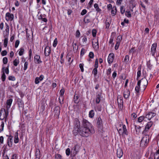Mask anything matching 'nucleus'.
I'll return each mask as SVG.
<instances>
[{
  "mask_svg": "<svg viewBox=\"0 0 159 159\" xmlns=\"http://www.w3.org/2000/svg\"><path fill=\"white\" fill-rule=\"evenodd\" d=\"M94 133L91 124L87 120L83 119L81 125L78 118H75L74 121V127L73 133L76 135L78 133L84 137H88Z\"/></svg>",
  "mask_w": 159,
  "mask_h": 159,
  "instance_id": "1",
  "label": "nucleus"
},
{
  "mask_svg": "<svg viewBox=\"0 0 159 159\" xmlns=\"http://www.w3.org/2000/svg\"><path fill=\"white\" fill-rule=\"evenodd\" d=\"M143 137L140 142V145L143 147L146 146L149 143V135L147 134H143Z\"/></svg>",
  "mask_w": 159,
  "mask_h": 159,
  "instance_id": "2",
  "label": "nucleus"
},
{
  "mask_svg": "<svg viewBox=\"0 0 159 159\" xmlns=\"http://www.w3.org/2000/svg\"><path fill=\"white\" fill-rule=\"evenodd\" d=\"M8 110H6L4 108H2L0 111V119L1 120L5 119L6 121L7 116L8 115Z\"/></svg>",
  "mask_w": 159,
  "mask_h": 159,
  "instance_id": "3",
  "label": "nucleus"
},
{
  "mask_svg": "<svg viewBox=\"0 0 159 159\" xmlns=\"http://www.w3.org/2000/svg\"><path fill=\"white\" fill-rule=\"evenodd\" d=\"M141 83H142V85L143 86V89L144 90L148 84V81L145 76L141 80H138L137 85L139 86H140Z\"/></svg>",
  "mask_w": 159,
  "mask_h": 159,
  "instance_id": "4",
  "label": "nucleus"
},
{
  "mask_svg": "<svg viewBox=\"0 0 159 159\" xmlns=\"http://www.w3.org/2000/svg\"><path fill=\"white\" fill-rule=\"evenodd\" d=\"M153 124V122L152 121H150L148 122L146 125L144 129L142 132V134H147L149 132L150 128L152 127Z\"/></svg>",
  "mask_w": 159,
  "mask_h": 159,
  "instance_id": "5",
  "label": "nucleus"
},
{
  "mask_svg": "<svg viewBox=\"0 0 159 159\" xmlns=\"http://www.w3.org/2000/svg\"><path fill=\"white\" fill-rule=\"evenodd\" d=\"M97 126L99 131H101L103 129V124L102 119L100 117L98 118L97 122Z\"/></svg>",
  "mask_w": 159,
  "mask_h": 159,
  "instance_id": "6",
  "label": "nucleus"
},
{
  "mask_svg": "<svg viewBox=\"0 0 159 159\" xmlns=\"http://www.w3.org/2000/svg\"><path fill=\"white\" fill-rule=\"evenodd\" d=\"M156 114L155 113L148 112H146L145 113V117L146 119H147L148 120H150L151 119L155 116Z\"/></svg>",
  "mask_w": 159,
  "mask_h": 159,
  "instance_id": "7",
  "label": "nucleus"
},
{
  "mask_svg": "<svg viewBox=\"0 0 159 159\" xmlns=\"http://www.w3.org/2000/svg\"><path fill=\"white\" fill-rule=\"evenodd\" d=\"M14 18V15L12 14L7 12L6 14L5 19L7 21H12Z\"/></svg>",
  "mask_w": 159,
  "mask_h": 159,
  "instance_id": "8",
  "label": "nucleus"
},
{
  "mask_svg": "<svg viewBox=\"0 0 159 159\" xmlns=\"http://www.w3.org/2000/svg\"><path fill=\"white\" fill-rule=\"evenodd\" d=\"M157 47V43H154L152 45L151 48V52L152 56H154L156 51V48Z\"/></svg>",
  "mask_w": 159,
  "mask_h": 159,
  "instance_id": "9",
  "label": "nucleus"
},
{
  "mask_svg": "<svg viewBox=\"0 0 159 159\" xmlns=\"http://www.w3.org/2000/svg\"><path fill=\"white\" fill-rule=\"evenodd\" d=\"M54 116L58 118L60 114V107L59 106H56L54 108Z\"/></svg>",
  "mask_w": 159,
  "mask_h": 159,
  "instance_id": "10",
  "label": "nucleus"
},
{
  "mask_svg": "<svg viewBox=\"0 0 159 159\" xmlns=\"http://www.w3.org/2000/svg\"><path fill=\"white\" fill-rule=\"evenodd\" d=\"M51 49L49 46H46L44 49V54L45 56L47 57L49 56L51 53Z\"/></svg>",
  "mask_w": 159,
  "mask_h": 159,
  "instance_id": "11",
  "label": "nucleus"
},
{
  "mask_svg": "<svg viewBox=\"0 0 159 159\" xmlns=\"http://www.w3.org/2000/svg\"><path fill=\"white\" fill-rule=\"evenodd\" d=\"M34 61L35 63L38 64L41 63L42 62L41 60L40 56L38 55H35L34 56Z\"/></svg>",
  "mask_w": 159,
  "mask_h": 159,
  "instance_id": "12",
  "label": "nucleus"
},
{
  "mask_svg": "<svg viewBox=\"0 0 159 159\" xmlns=\"http://www.w3.org/2000/svg\"><path fill=\"white\" fill-rule=\"evenodd\" d=\"M12 136L10 135L9 137L7 139V144L9 147H12Z\"/></svg>",
  "mask_w": 159,
  "mask_h": 159,
  "instance_id": "13",
  "label": "nucleus"
},
{
  "mask_svg": "<svg viewBox=\"0 0 159 159\" xmlns=\"http://www.w3.org/2000/svg\"><path fill=\"white\" fill-rule=\"evenodd\" d=\"M114 55L113 53H110L108 57V62L109 64L111 63L113 61Z\"/></svg>",
  "mask_w": 159,
  "mask_h": 159,
  "instance_id": "14",
  "label": "nucleus"
},
{
  "mask_svg": "<svg viewBox=\"0 0 159 159\" xmlns=\"http://www.w3.org/2000/svg\"><path fill=\"white\" fill-rule=\"evenodd\" d=\"M116 154L117 157L119 158H121L122 156L123 152L121 148H119L117 149Z\"/></svg>",
  "mask_w": 159,
  "mask_h": 159,
  "instance_id": "15",
  "label": "nucleus"
},
{
  "mask_svg": "<svg viewBox=\"0 0 159 159\" xmlns=\"http://www.w3.org/2000/svg\"><path fill=\"white\" fill-rule=\"evenodd\" d=\"M13 100L12 98H10L9 99L7 100V106L6 108L7 110H8L11 107V103L12 102Z\"/></svg>",
  "mask_w": 159,
  "mask_h": 159,
  "instance_id": "16",
  "label": "nucleus"
},
{
  "mask_svg": "<svg viewBox=\"0 0 159 159\" xmlns=\"http://www.w3.org/2000/svg\"><path fill=\"white\" fill-rule=\"evenodd\" d=\"M143 121H147L145 116H142L138 118L137 122L139 123H141Z\"/></svg>",
  "mask_w": 159,
  "mask_h": 159,
  "instance_id": "17",
  "label": "nucleus"
},
{
  "mask_svg": "<svg viewBox=\"0 0 159 159\" xmlns=\"http://www.w3.org/2000/svg\"><path fill=\"white\" fill-rule=\"evenodd\" d=\"M18 131L16 132L14 134V142L15 143H17L19 142V139L18 138Z\"/></svg>",
  "mask_w": 159,
  "mask_h": 159,
  "instance_id": "18",
  "label": "nucleus"
},
{
  "mask_svg": "<svg viewBox=\"0 0 159 159\" xmlns=\"http://www.w3.org/2000/svg\"><path fill=\"white\" fill-rule=\"evenodd\" d=\"M130 92L128 89H126L124 92V97L125 99L128 98L130 95Z\"/></svg>",
  "mask_w": 159,
  "mask_h": 159,
  "instance_id": "19",
  "label": "nucleus"
},
{
  "mask_svg": "<svg viewBox=\"0 0 159 159\" xmlns=\"http://www.w3.org/2000/svg\"><path fill=\"white\" fill-rule=\"evenodd\" d=\"M35 159H40L41 157L40 152L39 149H36L35 153Z\"/></svg>",
  "mask_w": 159,
  "mask_h": 159,
  "instance_id": "20",
  "label": "nucleus"
},
{
  "mask_svg": "<svg viewBox=\"0 0 159 159\" xmlns=\"http://www.w3.org/2000/svg\"><path fill=\"white\" fill-rule=\"evenodd\" d=\"M135 129L136 132V134H138L140 133L141 127L139 125H135Z\"/></svg>",
  "mask_w": 159,
  "mask_h": 159,
  "instance_id": "21",
  "label": "nucleus"
},
{
  "mask_svg": "<svg viewBox=\"0 0 159 159\" xmlns=\"http://www.w3.org/2000/svg\"><path fill=\"white\" fill-rule=\"evenodd\" d=\"M80 98V96L79 94H75L74 97V102L75 103H78L79 102V99Z\"/></svg>",
  "mask_w": 159,
  "mask_h": 159,
  "instance_id": "22",
  "label": "nucleus"
},
{
  "mask_svg": "<svg viewBox=\"0 0 159 159\" xmlns=\"http://www.w3.org/2000/svg\"><path fill=\"white\" fill-rule=\"evenodd\" d=\"M94 7L96 9V11L97 12L100 13L102 11L101 9L99 8L98 5V4L95 3L94 5Z\"/></svg>",
  "mask_w": 159,
  "mask_h": 159,
  "instance_id": "23",
  "label": "nucleus"
},
{
  "mask_svg": "<svg viewBox=\"0 0 159 159\" xmlns=\"http://www.w3.org/2000/svg\"><path fill=\"white\" fill-rule=\"evenodd\" d=\"M138 70L137 73V77L136 78V80H139V78L140 77L141 74V67H139L138 69Z\"/></svg>",
  "mask_w": 159,
  "mask_h": 159,
  "instance_id": "24",
  "label": "nucleus"
},
{
  "mask_svg": "<svg viewBox=\"0 0 159 159\" xmlns=\"http://www.w3.org/2000/svg\"><path fill=\"white\" fill-rule=\"evenodd\" d=\"M73 153L71 154V156L72 157H75L78 152V151L76 149V146H75L73 148Z\"/></svg>",
  "mask_w": 159,
  "mask_h": 159,
  "instance_id": "25",
  "label": "nucleus"
},
{
  "mask_svg": "<svg viewBox=\"0 0 159 159\" xmlns=\"http://www.w3.org/2000/svg\"><path fill=\"white\" fill-rule=\"evenodd\" d=\"M5 25L6 26V29H5V31H6V33L5 36H8L9 31V27L8 24L7 23H5Z\"/></svg>",
  "mask_w": 159,
  "mask_h": 159,
  "instance_id": "26",
  "label": "nucleus"
},
{
  "mask_svg": "<svg viewBox=\"0 0 159 159\" xmlns=\"http://www.w3.org/2000/svg\"><path fill=\"white\" fill-rule=\"evenodd\" d=\"M4 37L5 38V39L4 40L3 44L4 47H6L7 46V44L8 42V36H4Z\"/></svg>",
  "mask_w": 159,
  "mask_h": 159,
  "instance_id": "27",
  "label": "nucleus"
},
{
  "mask_svg": "<svg viewBox=\"0 0 159 159\" xmlns=\"http://www.w3.org/2000/svg\"><path fill=\"white\" fill-rule=\"evenodd\" d=\"M122 129L123 130V131H122V134H125L127 135L128 134V132L127 130L126 129V126L125 125H123L122 126Z\"/></svg>",
  "mask_w": 159,
  "mask_h": 159,
  "instance_id": "28",
  "label": "nucleus"
},
{
  "mask_svg": "<svg viewBox=\"0 0 159 159\" xmlns=\"http://www.w3.org/2000/svg\"><path fill=\"white\" fill-rule=\"evenodd\" d=\"M117 9L116 7H113L112 9L111 13L112 16H114L116 14Z\"/></svg>",
  "mask_w": 159,
  "mask_h": 159,
  "instance_id": "29",
  "label": "nucleus"
},
{
  "mask_svg": "<svg viewBox=\"0 0 159 159\" xmlns=\"http://www.w3.org/2000/svg\"><path fill=\"white\" fill-rule=\"evenodd\" d=\"M101 95V94L99 93L98 94L97 96L96 99V102L97 103H99L100 101V97Z\"/></svg>",
  "mask_w": 159,
  "mask_h": 159,
  "instance_id": "30",
  "label": "nucleus"
},
{
  "mask_svg": "<svg viewBox=\"0 0 159 159\" xmlns=\"http://www.w3.org/2000/svg\"><path fill=\"white\" fill-rule=\"evenodd\" d=\"M94 115V112L93 110H91L89 111V117L90 118H92Z\"/></svg>",
  "mask_w": 159,
  "mask_h": 159,
  "instance_id": "31",
  "label": "nucleus"
},
{
  "mask_svg": "<svg viewBox=\"0 0 159 159\" xmlns=\"http://www.w3.org/2000/svg\"><path fill=\"white\" fill-rule=\"evenodd\" d=\"M84 21L85 23H88L90 22V19L89 17H88L87 16H86L84 18Z\"/></svg>",
  "mask_w": 159,
  "mask_h": 159,
  "instance_id": "32",
  "label": "nucleus"
},
{
  "mask_svg": "<svg viewBox=\"0 0 159 159\" xmlns=\"http://www.w3.org/2000/svg\"><path fill=\"white\" fill-rule=\"evenodd\" d=\"M72 46L74 51H77L78 48V46L77 45V43H73Z\"/></svg>",
  "mask_w": 159,
  "mask_h": 159,
  "instance_id": "33",
  "label": "nucleus"
},
{
  "mask_svg": "<svg viewBox=\"0 0 159 159\" xmlns=\"http://www.w3.org/2000/svg\"><path fill=\"white\" fill-rule=\"evenodd\" d=\"M117 102L119 106L120 105V106H121V105H122L123 102L122 99L121 98H120L118 99Z\"/></svg>",
  "mask_w": 159,
  "mask_h": 159,
  "instance_id": "34",
  "label": "nucleus"
},
{
  "mask_svg": "<svg viewBox=\"0 0 159 159\" xmlns=\"http://www.w3.org/2000/svg\"><path fill=\"white\" fill-rule=\"evenodd\" d=\"M97 68H95L93 69L92 73L93 74H94V76L95 77L96 76L97 72H98V70H97Z\"/></svg>",
  "mask_w": 159,
  "mask_h": 159,
  "instance_id": "35",
  "label": "nucleus"
},
{
  "mask_svg": "<svg viewBox=\"0 0 159 159\" xmlns=\"http://www.w3.org/2000/svg\"><path fill=\"white\" fill-rule=\"evenodd\" d=\"M64 53L63 52L61 54V61L60 62L61 64H63L64 62V59L63 58V57L64 55Z\"/></svg>",
  "mask_w": 159,
  "mask_h": 159,
  "instance_id": "36",
  "label": "nucleus"
},
{
  "mask_svg": "<svg viewBox=\"0 0 159 159\" xmlns=\"http://www.w3.org/2000/svg\"><path fill=\"white\" fill-rule=\"evenodd\" d=\"M19 60L18 59H15L13 61V64L15 66H16L19 63Z\"/></svg>",
  "mask_w": 159,
  "mask_h": 159,
  "instance_id": "37",
  "label": "nucleus"
},
{
  "mask_svg": "<svg viewBox=\"0 0 159 159\" xmlns=\"http://www.w3.org/2000/svg\"><path fill=\"white\" fill-rule=\"evenodd\" d=\"M125 15L128 17H131V15L129 11H126L125 12Z\"/></svg>",
  "mask_w": 159,
  "mask_h": 159,
  "instance_id": "38",
  "label": "nucleus"
},
{
  "mask_svg": "<svg viewBox=\"0 0 159 159\" xmlns=\"http://www.w3.org/2000/svg\"><path fill=\"white\" fill-rule=\"evenodd\" d=\"M85 52V50L84 48H82L80 52V56L82 57L84 55Z\"/></svg>",
  "mask_w": 159,
  "mask_h": 159,
  "instance_id": "39",
  "label": "nucleus"
},
{
  "mask_svg": "<svg viewBox=\"0 0 159 159\" xmlns=\"http://www.w3.org/2000/svg\"><path fill=\"white\" fill-rule=\"evenodd\" d=\"M125 9L124 6H121L120 8V11L122 14H123L125 12Z\"/></svg>",
  "mask_w": 159,
  "mask_h": 159,
  "instance_id": "40",
  "label": "nucleus"
},
{
  "mask_svg": "<svg viewBox=\"0 0 159 159\" xmlns=\"http://www.w3.org/2000/svg\"><path fill=\"white\" fill-rule=\"evenodd\" d=\"M93 46H94L95 48L98 49L99 48V44L98 41L97 42H96L95 43L93 44Z\"/></svg>",
  "mask_w": 159,
  "mask_h": 159,
  "instance_id": "41",
  "label": "nucleus"
},
{
  "mask_svg": "<svg viewBox=\"0 0 159 159\" xmlns=\"http://www.w3.org/2000/svg\"><path fill=\"white\" fill-rule=\"evenodd\" d=\"M57 43V39L56 38L54 40L53 43V46L54 47H55Z\"/></svg>",
  "mask_w": 159,
  "mask_h": 159,
  "instance_id": "42",
  "label": "nucleus"
},
{
  "mask_svg": "<svg viewBox=\"0 0 159 159\" xmlns=\"http://www.w3.org/2000/svg\"><path fill=\"white\" fill-rule=\"evenodd\" d=\"M130 3L131 5V6L132 7V8H134L136 6V4L135 2L133 0H131L130 1Z\"/></svg>",
  "mask_w": 159,
  "mask_h": 159,
  "instance_id": "43",
  "label": "nucleus"
},
{
  "mask_svg": "<svg viewBox=\"0 0 159 159\" xmlns=\"http://www.w3.org/2000/svg\"><path fill=\"white\" fill-rule=\"evenodd\" d=\"M6 78V76L5 73L3 72L1 76V79L2 81L4 82L5 81Z\"/></svg>",
  "mask_w": 159,
  "mask_h": 159,
  "instance_id": "44",
  "label": "nucleus"
},
{
  "mask_svg": "<svg viewBox=\"0 0 159 159\" xmlns=\"http://www.w3.org/2000/svg\"><path fill=\"white\" fill-rule=\"evenodd\" d=\"M110 23L109 22H107V20H106V28L108 29L110 26Z\"/></svg>",
  "mask_w": 159,
  "mask_h": 159,
  "instance_id": "45",
  "label": "nucleus"
},
{
  "mask_svg": "<svg viewBox=\"0 0 159 159\" xmlns=\"http://www.w3.org/2000/svg\"><path fill=\"white\" fill-rule=\"evenodd\" d=\"M89 57L90 58H93L94 57V55L93 52H90L89 55Z\"/></svg>",
  "mask_w": 159,
  "mask_h": 159,
  "instance_id": "46",
  "label": "nucleus"
},
{
  "mask_svg": "<svg viewBox=\"0 0 159 159\" xmlns=\"http://www.w3.org/2000/svg\"><path fill=\"white\" fill-rule=\"evenodd\" d=\"M8 80H10L15 81L16 80V78L13 76H10L8 77Z\"/></svg>",
  "mask_w": 159,
  "mask_h": 159,
  "instance_id": "47",
  "label": "nucleus"
},
{
  "mask_svg": "<svg viewBox=\"0 0 159 159\" xmlns=\"http://www.w3.org/2000/svg\"><path fill=\"white\" fill-rule=\"evenodd\" d=\"M97 33V31L96 29H93L92 30V36L93 37H95L96 36Z\"/></svg>",
  "mask_w": 159,
  "mask_h": 159,
  "instance_id": "48",
  "label": "nucleus"
},
{
  "mask_svg": "<svg viewBox=\"0 0 159 159\" xmlns=\"http://www.w3.org/2000/svg\"><path fill=\"white\" fill-rule=\"evenodd\" d=\"M28 62L27 61L25 62L24 65V70H25L27 68L28 66Z\"/></svg>",
  "mask_w": 159,
  "mask_h": 159,
  "instance_id": "49",
  "label": "nucleus"
},
{
  "mask_svg": "<svg viewBox=\"0 0 159 159\" xmlns=\"http://www.w3.org/2000/svg\"><path fill=\"white\" fill-rule=\"evenodd\" d=\"M129 56L128 55H126L124 59V61L125 62H128L129 61Z\"/></svg>",
  "mask_w": 159,
  "mask_h": 159,
  "instance_id": "50",
  "label": "nucleus"
},
{
  "mask_svg": "<svg viewBox=\"0 0 159 159\" xmlns=\"http://www.w3.org/2000/svg\"><path fill=\"white\" fill-rule=\"evenodd\" d=\"M24 48H21L20 49V51L19 52V54L20 56H22L24 53Z\"/></svg>",
  "mask_w": 159,
  "mask_h": 159,
  "instance_id": "51",
  "label": "nucleus"
},
{
  "mask_svg": "<svg viewBox=\"0 0 159 159\" xmlns=\"http://www.w3.org/2000/svg\"><path fill=\"white\" fill-rule=\"evenodd\" d=\"M8 59L7 57H4L3 58L2 61L4 64H6L7 62Z\"/></svg>",
  "mask_w": 159,
  "mask_h": 159,
  "instance_id": "52",
  "label": "nucleus"
},
{
  "mask_svg": "<svg viewBox=\"0 0 159 159\" xmlns=\"http://www.w3.org/2000/svg\"><path fill=\"white\" fill-rule=\"evenodd\" d=\"M120 43L119 42H116V44L115 46V50H116L119 47L120 44Z\"/></svg>",
  "mask_w": 159,
  "mask_h": 159,
  "instance_id": "53",
  "label": "nucleus"
},
{
  "mask_svg": "<svg viewBox=\"0 0 159 159\" xmlns=\"http://www.w3.org/2000/svg\"><path fill=\"white\" fill-rule=\"evenodd\" d=\"M7 52L6 50H4L2 51L1 53V55L2 56H4L7 55Z\"/></svg>",
  "mask_w": 159,
  "mask_h": 159,
  "instance_id": "54",
  "label": "nucleus"
},
{
  "mask_svg": "<svg viewBox=\"0 0 159 159\" xmlns=\"http://www.w3.org/2000/svg\"><path fill=\"white\" fill-rule=\"evenodd\" d=\"M135 52V47H133L130 49L129 52L133 54Z\"/></svg>",
  "mask_w": 159,
  "mask_h": 159,
  "instance_id": "55",
  "label": "nucleus"
},
{
  "mask_svg": "<svg viewBox=\"0 0 159 159\" xmlns=\"http://www.w3.org/2000/svg\"><path fill=\"white\" fill-rule=\"evenodd\" d=\"M66 153L67 156H68L70 155V150L69 148H68L66 150Z\"/></svg>",
  "mask_w": 159,
  "mask_h": 159,
  "instance_id": "56",
  "label": "nucleus"
},
{
  "mask_svg": "<svg viewBox=\"0 0 159 159\" xmlns=\"http://www.w3.org/2000/svg\"><path fill=\"white\" fill-rule=\"evenodd\" d=\"M84 64H80L79 65V67L81 69V71L83 72L84 71Z\"/></svg>",
  "mask_w": 159,
  "mask_h": 159,
  "instance_id": "57",
  "label": "nucleus"
},
{
  "mask_svg": "<svg viewBox=\"0 0 159 159\" xmlns=\"http://www.w3.org/2000/svg\"><path fill=\"white\" fill-rule=\"evenodd\" d=\"M140 90V86H136L135 88V90L136 92L138 93L139 92Z\"/></svg>",
  "mask_w": 159,
  "mask_h": 159,
  "instance_id": "58",
  "label": "nucleus"
},
{
  "mask_svg": "<svg viewBox=\"0 0 159 159\" xmlns=\"http://www.w3.org/2000/svg\"><path fill=\"white\" fill-rule=\"evenodd\" d=\"M39 81L40 80L39 79V77H36L35 79V83L36 84H38L39 83Z\"/></svg>",
  "mask_w": 159,
  "mask_h": 159,
  "instance_id": "59",
  "label": "nucleus"
},
{
  "mask_svg": "<svg viewBox=\"0 0 159 159\" xmlns=\"http://www.w3.org/2000/svg\"><path fill=\"white\" fill-rule=\"evenodd\" d=\"M65 92V90L64 89H61L60 92V95L61 96H62L64 95Z\"/></svg>",
  "mask_w": 159,
  "mask_h": 159,
  "instance_id": "60",
  "label": "nucleus"
},
{
  "mask_svg": "<svg viewBox=\"0 0 159 159\" xmlns=\"http://www.w3.org/2000/svg\"><path fill=\"white\" fill-rule=\"evenodd\" d=\"M80 33L79 30H77L76 31V37L79 38L80 36Z\"/></svg>",
  "mask_w": 159,
  "mask_h": 159,
  "instance_id": "61",
  "label": "nucleus"
},
{
  "mask_svg": "<svg viewBox=\"0 0 159 159\" xmlns=\"http://www.w3.org/2000/svg\"><path fill=\"white\" fill-rule=\"evenodd\" d=\"M87 12V11L86 9H84L82 11L81 14V15L83 16L86 14Z\"/></svg>",
  "mask_w": 159,
  "mask_h": 159,
  "instance_id": "62",
  "label": "nucleus"
},
{
  "mask_svg": "<svg viewBox=\"0 0 159 159\" xmlns=\"http://www.w3.org/2000/svg\"><path fill=\"white\" fill-rule=\"evenodd\" d=\"M20 41L19 40H16V42H15V48H17L19 44Z\"/></svg>",
  "mask_w": 159,
  "mask_h": 159,
  "instance_id": "63",
  "label": "nucleus"
},
{
  "mask_svg": "<svg viewBox=\"0 0 159 159\" xmlns=\"http://www.w3.org/2000/svg\"><path fill=\"white\" fill-rule=\"evenodd\" d=\"M56 159H62L61 156L60 154H57L55 156Z\"/></svg>",
  "mask_w": 159,
  "mask_h": 159,
  "instance_id": "64",
  "label": "nucleus"
}]
</instances>
